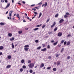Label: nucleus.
<instances>
[{
    "label": "nucleus",
    "instance_id": "obj_51",
    "mask_svg": "<svg viewBox=\"0 0 74 74\" xmlns=\"http://www.w3.org/2000/svg\"><path fill=\"white\" fill-rule=\"evenodd\" d=\"M63 50H64V48H62L61 50V52H63Z\"/></svg>",
    "mask_w": 74,
    "mask_h": 74
},
{
    "label": "nucleus",
    "instance_id": "obj_21",
    "mask_svg": "<svg viewBox=\"0 0 74 74\" xmlns=\"http://www.w3.org/2000/svg\"><path fill=\"white\" fill-rule=\"evenodd\" d=\"M53 71H56V68H54L53 69Z\"/></svg>",
    "mask_w": 74,
    "mask_h": 74
},
{
    "label": "nucleus",
    "instance_id": "obj_13",
    "mask_svg": "<svg viewBox=\"0 0 74 74\" xmlns=\"http://www.w3.org/2000/svg\"><path fill=\"white\" fill-rule=\"evenodd\" d=\"M4 48L3 46H0V50H2Z\"/></svg>",
    "mask_w": 74,
    "mask_h": 74
},
{
    "label": "nucleus",
    "instance_id": "obj_4",
    "mask_svg": "<svg viewBox=\"0 0 74 74\" xmlns=\"http://www.w3.org/2000/svg\"><path fill=\"white\" fill-rule=\"evenodd\" d=\"M64 21V20L63 19H61L60 20L59 23H63Z\"/></svg>",
    "mask_w": 74,
    "mask_h": 74
},
{
    "label": "nucleus",
    "instance_id": "obj_35",
    "mask_svg": "<svg viewBox=\"0 0 74 74\" xmlns=\"http://www.w3.org/2000/svg\"><path fill=\"white\" fill-rule=\"evenodd\" d=\"M35 42H36V43H37V42H38V40H35Z\"/></svg>",
    "mask_w": 74,
    "mask_h": 74
},
{
    "label": "nucleus",
    "instance_id": "obj_14",
    "mask_svg": "<svg viewBox=\"0 0 74 74\" xmlns=\"http://www.w3.org/2000/svg\"><path fill=\"white\" fill-rule=\"evenodd\" d=\"M28 47H29V46L28 45H26L24 46L25 48H28Z\"/></svg>",
    "mask_w": 74,
    "mask_h": 74
},
{
    "label": "nucleus",
    "instance_id": "obj_5",
    "mask_svg": "<svg viewBox=\"0 0 74 74\" xmlns=\"http://www.w3.org/2000/svg\"><path fill=\"white\" fill-rule=\"evenodd\" d=\"M44 64L43 63H42L41 65L40 66V68H42V67H44Z\"/></svg>",
    "mask_w": 74,
    "mask_h": 74
},
{
    "label": "nucleus",
    "instance_id": "obj_58",
    "mask_svg": "<svg viewBox=\"0 0 74 74\" xmlns=\"http://www.w3.org/2000/svg\"><path fill=\"white\" fill-rule=\"evenodd\" d=\"M22 3L23 4H25V1H23Z\"/></svg>",
    "mask_w": 74,
    "mask_h": 74
},
{
    "label": "nucleus",
    "instance_id": "obj_25",
    "mask_svg": "<svg viewBox=\"0 0 74 74\" xmlns=\"http://www.w3.org/2000/svg\"><path fill=\"white\" fill-rule=\"evenodd\" d=\"M38 28H36L34 29L33 30H34V31H36V30H38Z\"/></svg>",
    "mask_w": 74,
    "mask_h": 74
},
{
    "label": "nucleus",
    "instance_id": "obj_47",
    "mask_svg": "<svg viewBox=\"0 0 74 74\" xmlns=\"http://www.w3.org/2000/svg\"><path fill=\"white\" fill-rule=\"evenodd\" d=\"M47 48H49V49L50 48V46H49V45H48L47 46Z\"/></svg>",
    "mask_w": 74,
    "mask_h": 74
},
{
    "label": "nucleus",
    "instance_id": "obj_11",
    "mask_svg": "<svg viewBox=\"0 0 74 74\" xmlns=\"http://www.w3.org/2000/svg\"><path fill=\"white\" fill-rule=\"evenodd\" d=\"M14 39H15V38L12 37L10 39V41H14Z\"/></svg>",
    "mask_w": 74,
    "mask_h": 74
},
{
    "label": "nucleus",
    "instance_id": "obj_3",
    "mask_svg": "<svg viewBox=\"0 0 74 74\" xmlns=\"http://www.w3.org/2000/svg\"><path fill=\"white\" fill-rule=\"evenodd\" d=\"M47 51V49L46 48H45L44 49H41V51H42L43 52H44Z\"/></svg>",
    "mask_w": 74,
    "mask_h": 74
},
{
    "label": "nucleus",
    "instance_id": "obj_9",
    "mask_svg": "<svg viewBox=\"0 0 74 74\" xmlns=\"http://www.w3.org/2000/svg\"><path fill=\"white\" fill-rule=\"evenodd\" d=\"M11 66V65H8L7 66L6 68L7 69H8L9 68H10Z\"/></svg>",
    "mask_w": 74,
    "mask_h": 74
},
{
    "label": "nucleus",
    "instance_id": "obj_53",
    "mask_svg": "<svg viewBox=\"0 0 74 74\" xmlns=\"http://www.w3.org/2000/svg\"><path fill=\"white\" fill-rule=\"evenodd\" d=\"M52 33V32H49L48 33L49 34H51Z\"/></svg>",
    "mask_w": 74,
    "mask_h": 74
},
{
    "label": "nucleus",
    "instance_id": "obj_27",
    "mask_svg": "<svg viewBox=\"0 0 74 74\" xmlns=\"http://www.w3.org/2000/svg\"><path fill=\"white\" fill-rule=\"evenodd\" d=\"M12 48H14V43L12 44Z\"/></svg>",
    "mask_w": 74,
    "mask_h": 74
},
{
    "label": "nucleus",
    "instance_id": "obj_52",
    "mask_svg": "<svg viewBox=\"0 0 74 74\" xmlns=\"http://www.w3.org/2000/svg\"><path fill=\"white\" fill-rule=\"evenodd\" d=\"M64 18H67L68 16H67L66 15H65L64 16Z\"/></svg>",
    "mask_w": 74,
    "mask_h": 74
},
{
    "label": "nucleus",
    "instance_id": "obj_44",
    "mask_svg": "<svg viewBox=\"0 0 74 74\" xmlns=\"http://www.w3.org/2000/svg\"><path fill=\"white\" fill-rule=\"evenodd\" d=\"M28 63H31V61H30V60H29L28 61Z\"/></svg>",
    "mask_w": 74,
    "mask_h": 74
},
{
    "label": "nucleus",
    "instance_id": "obj_39",
    "mask_svg": "<svg viewBox=\"0 0 74 74\" xmlns=\"http://www.w3.org/2000/svg\"><path fill=\"white\" fill-rule=\"evenodd\" d=\"M45 27V25H44L42 26V29H44Z\"/></svg>",
    "mask_w": 74,
    "mask_h": 74
},
{
    "label": "nucleus",
    "instance_id": "obj_43",
    "mask_svg": "<svg viewBox=\"0 0 74 74\" xmlns=\"http://www.w3.org/2000/svg\"><path fill=\"white\" fill-rule=\"evenodd\" d=\"M51 68V67H48L47 68V70H49V69H50Z\"/></svg>",
    "mask_w": 74,
    "mask_h": 74
},
{
    "label": "nucleus",
    "instance_id": "obj_22",
    "mask_svg": "<svg viewBox=\"0 0 74 74\" xmlns=\"http://www.w3.org/2000/svg\"><path fill=\"white\" fill-rule=\"evenodd\" d=\"M70 42L69 41L68 42H67V45H70Z\"/></svg>",
    "mask_w": 74,
    "mask_h": 74
},
{
    "label": "nucleus",
    "instance_id": "obj_28",
    "mask_svg": "<svg viewBox=\"0 0 74 74\" xmlns=\"http://www.w3.org/2000/svg\"><path fill=\"white\" fill-rule=\"evenodd\" d=\"M18 33L19 34H21V33H22V31H19Z\"/></svg>",
    "mask_w": 74,
    "mask_h": 74
},
{
    "label": "nucleus",
    "instance_id": "obj_64",
    "mask_svg": "<svg viewBox=\"0 0 74 74\" xmlns=\"http://www.w3.org/2000/svg\"><path fill=\"white\" fill-rule=\"evenodd\" d=\"M23 22H26V21L24 20H23Z\"/></svg>",
    "mask_w": 74,
    "mask_h": 74
},
{
    "label": "nucleus",
    "instance_id": "obj_16",
    "mask_svg": "<svg viewBox=\"0 0 74 74\" xmlns=\"http://www.w3.org/2000/svg\"><path fill=\"white\" fill-rule=\"evenodd\" d=\"M0 25H5V24L4 23L1 22L0 23Z\"/></svg>",
    "mask_w": 74,
    "mask_h": 74
},
{
    "label": "nucleus",
    "instance_id": "obj_40",
    "mask_svg": "<svg viewBox=\"0 0 74 74\" xmlns=\"http://www.w3.org/2000/svg\"><path fill=\"white\" fill-rule=\"evenodd\" d=\"M58 14H56L55 16V17L56 18V17H58Z\"/></svg>",
    "mask_w": 74,
    "mask_h": 74
},
{
    "label": "nucleus",
    "instance_id": "obj_63",
    "mask_svg": "<svg viewBox=\"0 0 74 74\" xmlns=\"http://www.w3.org/2000/svg\"><path fill=\"white\" fill-rule=\"evenodd\" d=\"M16 16H19V14H16Z\"/></svg>",
    "mask_w": 74,
    "mask_h": 74
},
{
    "label": "nucleus",
    "instance_id": "obj_8",
    "mask_svg": "<svg viewBox=\"0 0 74 74\" xmlns=\"http://www.w3.org/2000/svg\"><path fill=\"white\" fill-rule=\"evenodd\" d=\"M10 3H8V4H7L5 8H8V7H10Z\"/></svg>",
    "mask_w": 74,
    "mask_h": 74
},
{
    "label": "nucleus",
    "instance_id": "obj_24",
    "mask_svg": "<svg viewBox=\"0 0 74 74\" xmlns=\"http://www.w3.org/2000/svg\"><path fill=\"white\" fill-rule=\"evenodd\" d=\"M44 7H47V3L45 2V3L44 4Z\"/></svg>",
    "mask_w": 74,
    "mask_h": 74
},
{
    "label": "nucleus",
    "instance_id": "obj_10",
    "mask_svg": "<svg viewBox=\"0 0 74 74\" xmlns=\"http://www.w3.org/2000/svg\"><path fill=\"white\" fill-rule=\"evenodd\" d=\"M41 15H42V13H41V12H40V13L38 18H40V17H41Z\"/></svg>",
    "mask_w": 74,
    "mask_h": 74
},
{
    "label": "nucleus",
    "instance_id": "obj_42",
    "mask_svg": "<svg viewBox=\"0 0 74 74\" xmlns=\"http://www.w3.org/2000/svg\"><path fill=\"white\" fill-rule=\"evenodd\" d=\"M8 19H10V20H11L12 18L11 17H8Z\"/></svg>",
    "mask_w": 74,
    "mask_h": 74
},
{
    "label": "nucleus",
    "instance_id": "obj_54",
    "mask_svg": "<svg viewBox=\"0 0 74 74\" xmlns=\"http://www.w3.org/2000/svg\"><path fill=\"white\" fill-rule=\"evenodd\" d=\"M5 2L6 3H8V1L7 0H5Z\"/></svg>",
    "mask_w": 74,
    "mask_h": 74
},
{
    "label": "nucleus",
    "instance_id": "obj_18",
    "mask_svg": "<svg viewBox=\"0 0 74 74\" xmlns=\"http://www.w3.org/2000/svg\"><path fill=\"white\" fill-rule=\"evenodd\" d=\"M8 58L9 59H10L11 58V56H8Z\"/></svg>",
    "mask_w": 74,
    "mask_h": 74
},
{
    "label": "nucleus",
    "instance_id": "obj_33",
    "mask_svg": "<svg viewBox=\"0 0 74 74\" xmlns=\"http://www.w3.org/2000/svg\"><path fill=\"white\" fill-rule=\"evenodd\" d=\"M20 71H21V72H22L23 71V69H20Z\"/></svg>",
    "mask_w": 74,
    "mask_h": 74
},
{
    "label": "nucleus",
    "instance_id": "obj_59",
    "mask_svg": "<svg viewBox=\"0 0 74 74\" xmlns=\"http://www.w3.org/2000/svg\"><path fill=\"white\" fill-rule=\"evenodd\" d=\"M35 5L34 4V5H31V7H33V6H34V5Z\"/></svg>",
    "mask_w": 74,
    "mask_h": 74
},
{
    "label": "nucleus",
    "instance_id": "obj_31",
    "mask_svg": "<svg viewBox=\"0 0 74 74\" xmlns=\"http://www.w3.org/2000/svg\"><path fill=\"white\" fill-rule=\"evenodd\" d=\"M23 69H26V67L25 65H24L23 66Z\"/></svg>",
    "mask_w": 74,
    "mask_h": 74
},
{
    "label": "nucleus",
    "instance_id": "obj_17",
    "mask_svg": "<svg viewBox=\"0 0 74 74\" xmlns=\"http://www.w3.org/2000/svg\"><path fill=\"white\" fill-rule=\"evenodd\" d=\"M8 36H9V37H11L12 36V34H11L10 33H9L8 34Z\"/></svg>",
    "mask_w": 74,
    "mask_h": 74
},
{
    "label": "nucleus",
    "instance_id": "obj_57",
    "mask_svg": "<svg viewBox=\"0 0 74 74\" xmlns=\"http://www.w3.org/2000/svg\"><path fill=\"white\" fill-rule=\"evenodd\" d=\"M54 64H55V65H56V64H57V63H56V62H54Z\"/></svg>",
    "mask_w": 74,
    "mask_h": 74
},
{
    "label": "nucleus",
    "instance_id": "obj_2",
    "mask_svg": "<svg viewBox=\"0 0 74 74\" xmlns=\"http://www.w3.org/2000/svg\"><path fill=\"white\" fill-rule=\"evenodd\" d=\"M62 33L61 32H59L58 34V36L59 37H60L61 36H62Z\"/></svg>",
    "mask_w": 74,
    "mask_h": 74
},
{
    "label": "nucleus",
    "instance_id": "obj_29",
    "mask_svg": "<svg viewBox=\"0 0 74 74\" xmlns=\"http://www.w3.org/2000/svg\"><path fill=\"white\" fill-rule=\"evenodd\" d=\"M29 72L30 73H33V70H32V69H30L29 70Z\"/></svg>",
    "mask_w": 74,
    "mask_h": 74
},
{
    "label": "nucleus",
    "instance_id": "obj_45",
    "mask_svg": "<svg viewBox=\"0 0 74 74\" xmlns=\"http://www.w3.org/2000/svg\"><path fill=\"white\" fill-rule=\"evenodd\" d=\"M68 59H70L71 58V57H70V56H68L67 58Z\"/></svg>",
    "mask_w": 74,
    "mask_h": 74
},
{
    "label": "nucleus",
    "instance_id": "obj_41",
    "mask_svg": "<svg viewBox=\"0 0 74 74\" xmlns=\"http://www.w3.org/2000/svg\"><path fill=\"white\" fill-rule=\"evenodd\" d=\"M41 4H42V2H40L38 4V5H41Z\"/></svg>",
    "mask_w": 74,
    "mask_h": 74
},
{
    "label": "nucleus",
    "instance_id": "obj_36",
    "mask_svg": "<svg viewBox=\"0 0 74 74\" xmlns=\"http://www.w3.org/2000/svg\"><path fill=\"white\" fill-rule=\"evenodd\" d=\"M67 44V42L66 41H65L64 43V45H66Z\"/></svg>",
    "mask_w": 74,
    "mask_h": 74
},
{
    "label": "nucleus",
    "instance_id": "obj_26",
    "mask_svg": "<svg viewBox=\"0 0 74 74\" xmlns=\"http://www.w3.org/2000/svg\"><path fill=\"white\" fill-rule=\"evenodd\" d=\"M60 54H57L56 55V58H58V56H60Z\"/></svg>",
    "mask_w": 74,
    "mask_h": 74
},
{
    "label": "nucleus",
    "instance_id": "obj_56",
    "mask_svg": "<svg viewBox=\"0 0 74 74\" xmlns=\"http://www.w3.org/2000/svg\"><path fill=\"white\" fill-rule=\"evenodd\" d=\"M71 36V35L70 34H69L67 35V37H70Z\"/></svg>",
    "mask_w": 74,
    "mask_h": 74
},
{
    "label": "nucleus",
    "instance_id": "obj_34",
    "mask_svg": "<svg viewBox=\"0 0 74 74\" xmlns=\"http://www.w3.org/2000/svg\"><path fill=\"white\" fill-rule=\"evenodd\" d=\"M64 41V40H62L61 41V44H63Z\"/></svg>",
    "mask_w": 74,
    "mask_h": 74
},
{
    "label": "nucleus",
    "instance_id": "obj_62",
    "mask_svg": "<svg viewBox=\"0 0 74 74\" xmlns=\"http://www.w3.org/2000/svg\"><path fill=\"white\" fill-rule=\"evenodd\" d=\"M61 47V45H58V47Z\"/></svg>",
    "mask_w": 74,
    "mask_h": 74
},
{
    "label": "nucleus",
    "instance_id": "obj_19",
    "mask_svg": "<svg viewBox=\"0 0 74 74\" xmlns=\"http://www.w3.org/2000/svg\"><path fill=\"white\" fill-rule=\"evenodd\" d=\"M58 41H57L55 43H54L53 44V45H56L57 44H58Z\"/></svg>",
    "mask_w": 74,
    "mask_h": 74
},
{
    "label": "nucleus",
    "instance_id": "obj_37",
    "mask_svg": "<svg viewBox=\"0 0 74 74\" xmlns=\"http://www.w3.org/2000/svg\"><path fill=\"white\" fill-rule=\"evenodd\" d=\"M66 15H70V13H69L67 12L66 13Z\"/></svg>",
    "mask_w": 74,
    "mask_h": 74
},
{
    "label": "nucleus",
    "instance_id": "obj_49",
    "mask_svg": "<svg viewBox=\"0 0 74 74\" xmlns=\"http://www.w3.org/2000/svg\"><path fill=\"white\" fill-rule=\"evenodd\" d=\"M49 20H50L49 19L47 20V21H46V22H47V23L48 22H49Z\"/></svg>",
    "mask_w": 74,
    "mask_h": 74
},
{
    "label": "nucleus",
    "instance_id": "obj_61",
    "mask_svg": "<svg viewBox=\"0 0 74 74\" xmlns=\"http://www.w3.org/2000/svg\"><path fill=\"white\" fill-rule=\"evenodd\" d=\"M35 8H36V9L37 10H38V9H39V8L38 7H35Z\"/></svg>",
    "mask_w": 74,
    "mask_h": 74
},
{
    "label": "nucleus",
    "instance_id": "obj_1",
    "mask_svg": "<svg viewBox=\"0 0 74 74\" xmlns=\"http://www.w3.org/2000/svg\"><path fill=\"white\" fill-rule=\"evenodd\" d=\"M34 64L31 63L30 64H29L28 65V66L30 69H32V68H33L34 67Z\"/></svg>",
    "mask_w": 74,
    "mask_h": 74
},
{
    "label": "nucleus",
    "instance_id": "obj_30",
    "mask_svg": "<svg viewBox=\"0 0 74 74\" xmlns=\"http://www.w3.org/2000/svg\"><path fill=\"white\" fill-rule=\"evenodd\" d=\"M42 47H43V48H44V47H45L46 46L45 44H42Z\"/></svg>",
    "mask_w": 74,
    "mask_h": 74
},
{
    "label": "nucleus",
    "instance_id": "obj_38",
    "mask_svg": "<svg viewBox=\"0 0 74 74\" xmlns=\"http://www.w3.org/2000/svg\"><path fill=\"white\" fill-rule=\"evenodd\" d=\"M34 13L35 14H36V15H37L38 14V13L36 12H34Z\"/></svg>",
    "mask_w": 74,
    "mask_h": 74
},
{
    "label": "nucleus",
    "instance_id": "obj_48",
    "mask_svg": "<svg viewBox=\"0 0 74 74\" xmlns=\"http://www.w3.org/2000/svg\"><path fill=\"white\" fill-rule=\"evenodd\" d=\"M55 26L53 25V24L51 26V28H52V27H53V26Z\"/></svg>",
    "mask_w": 74,
    "mask_h": 74
},
{
    "label": "nucleus",
    "instance_id": "obj_6",
    "mask_svg": "<svg viewBox=\"0 0 74 74\" xmlns=\"http://www.w3.org/2000/svg\"><path fill=\"white\" fill-rule=\"evenodd\" d=\"M13 11H11L10 12L9 14L10 16H11V14H12V13L13 12Z\"/></svg>",
    "mask_w": 74,
    "mask_h": 74
},
{
    "label": "nucleus",
    "instance_id": "obj_55",
    "mask_svg": "<svg viewBox=\"0 0 74 74\" xmlns=\"http://www.w3.org/2000/svg\"><path fill=\"white\" fill-rule=\"evenodd\" d=\"M4 0H1V2H3V3H4Z\"/></svg>",
    "mask_w": 74,
    "mask_h": 74
},
{
    "label": "nucleus",
    "instance_id": "obj_20",
    "mask_svg": "<svg viewBox=\"0 0 74 74\" xmlns=\"http://www.w3.org/2000/svg\"><path fill=\"white\" fill-rule=\"evenodd\" d=\"M21 62L22 63H24L25 62V60H23V59L22 60H21Z\"/></svg>",
    "mask_w": 74,
    "mask_h": 74
},
{
    "label": "nucleus",
    "instance_id": "obj_60",
    "mask_svg": "<svg viewBox=\"0 0 74 74\" xmlns=\"http://www.w3.org/2000/svg\"><path fill=\"white\" fill-rule=\"evenodd\" d=\"M3 54V53L2 52H0V55H1Z\"/></svg>",
    "mask_w": 74,
    "mask_h": 74
},
{
    "label": "nucleus",
    "instance_id": "obj_15",
    "mask_svg": "<svg viewBox=\"0 0 74 74\" xmlns=\"http://www.w3.org/2000/svg\"><path fill=\"white\" fill-rule=\"evenodd\" d=\"M24 50L25 51H27L28 50H29V48H25Z\"/></svg>",
    "mask_w": 74,
    "mask_h": 74
},
{
    "label": "nucleus",
    "instance_id": "obj_46",
    "mask_svg": "<svg viewBox=\"0 0 74 74\" xmlns=\"http://www.w3.org/2000/svg\"><path fill=\"white\" fill-rule=\"evenodd\" d=\"M53 25H54V26H55V25H56V22H54L53 23Z\"/></svg>",
    "mask_w": 74,
    "mask_h": 74
},
{
    "label": "nucleus",
    "instance_id": "obj_12",
    "mask_svg": "<svg viewBox=\"0 0 74 74\" xmlns=\"http://www.w3.org/2000/svg\"><path fill=\"white\" fill-rule=\"evenodd\" d=\"M58 30V27H55L54 29V32H56Z\"/></svg>",
    "mask_w": 74,
    "mask_h": 74
},
{
    "label": "nucleus",
    "instance_id": "obj_23",
    "mask_svg": "<svg viewBox=\"0 0 74 74\" xmlns=\"http://www.w3.org/2000/svg\"><path fill=\"white\" fill-rule=\"evenodd\" d=\"M41 47L40 46L39 47H38L37 48V49H38V50L40 49H41Z\"/></svg>",
    "mask_w": 74,
    "mask_h": 74
},
{
    "label": "nucleus",
    "instance_id": "obj_7",
    "mask_svg": "<svg viewBox=\"0 0 74 74\" xmlns=\"http://www.w3.org/2000/svg\"><path fill=\"white\" fill-rule=\"evenodd\" d=\"M57 64L58 65V66H59L60 64V61H58L57 62Z\"/></svg>",
    "mask_w": 74,
    "mask_h": 74
},
{
    "label": "nucleus",
    "instance_id": "obj_32",
    "mask_svg": "<svg viewBox=\"0 0 74 74\" xmlns=\"http://www.w3.org/2000/svg\"><path fill=\"white\" fill-rule=\"evenodd\" d=\"M41 25H38L36 26V27H40V26H41Z\"/></svg>",
    "mask_w": 74,
    "mask_h": 74
},
{
    "label": "nucleus",
    "instance_id": "obj_50",
    "mask_svg": "<svg viewBox=\"0 0 74 74\" xmlns=\"http://www.w3.org/2000/svg\"><path fill=\"white\" fill-rule=\"evenodd\" d=\"M48 59H50V60L51 59V56H49Z\"/></svg>",
    "mask_w": 74,
    "mask_h": 74
}]
</instances>
